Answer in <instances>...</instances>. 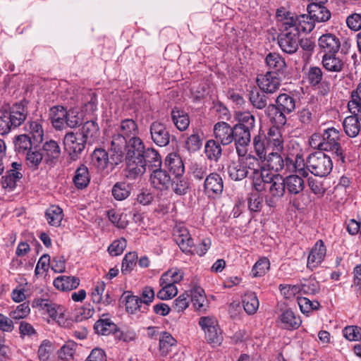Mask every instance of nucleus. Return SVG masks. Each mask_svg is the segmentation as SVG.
<instances>
[{"label": "nucleus", "instance_id": "1", "mask_svg": "<svg viewBox=\"0 0 361 361\" xmlns=\"http://www.w3.org/2000/svg\"><path fill=\"white\" fill-rule=\"evenodd\" d=\"M28 101L22 99L0 106V135H6L25 123L29 116Z\"/></svg>", "mask_w": 361, "mask_h": 361}, {"label": "nucleus", "instance_id": "2", "mask_svg": "<svg viewBox=\"0 0 361 361\" xmlns=\"http://www.w3.org/2000/svg\"><path fill=\"white\" fill-rule=\"evenodd\" d=\"M252 187L257 192H267L266 202L269 207H274L286 192L283 178L269 170L260 179L256 178Z\"/></svg>", "mask_w": 361, "mask_h": 361}, {"label": "nucleus", "instance_id": "3", "mask_svg": "<svg viewBox=\"0 0 361 361\" xmlns=\"http://www.w3.org/2000/svg\"><path fill=\"white\" fill-rule=\"evenodd\" d=\"M339 138V131L335 128H329L322 133H314L310 138V145L319 151L331 152L334 156L344 162L345 157Z\"/></svg>", "mask_w": 361, "mask_h": 361}, {"label": "nucleus", "instance_id": "4", "mask_svg": "<svg viewBox=\"0 0 361 361\" xmlns=\"http://www.w3.org/2000/svg\"><path fill=\"white\" fill-rule=\"evenodd\" d=\"M283 143L280 130L274 126L269 128L267 135L259 133L253 138L254 150L260 159H265L267 153L282 152Z\"/></svg>", "mask_w": 361, "mask_h": 361}, {"label": "nucleus", "instance_id": "5", "mask_svg": "<svg viewBox=\"0 0 361 361\" xmlns=\"http://www.w3.org/2000/svg\"><path fill=\"white\" fill-rule=\"evenodd\" d=\"M306 167L313 175L324 177L331 171L333 162L329 156L323 152L318 151L308 156L306 160Z\"/></svg>", "mask_w": 361, "mask_h": 361}, {"label": "nucleus", "instance_id": "6", "mask_svg": "<svg viewBox=\"0 0 361 361\" xmlns=\"http://www.w3.org/2000/svg\"><path fill=\"white\" fill-rule=\"evenodd\" d=\"M305 78L310 87L318 91L322 96L327 95L330 91V82L324 77V73L320 67L310 66L304 73Z\"/></svg>", "mask_w": 361, "mask_h": 361}, {"label": "nucleus", "instance_id": "7", "mask_svg": "<svg viewBox=\"0 0 361 361\" xmlns=\"http://www.w3.org/2000/svg\"><path fill=\"white\" fill-rule=\"evenodd\" d=\"M278 44L281 49L288 54L295 53L300 45V35L295 29L289 27L282 22L281 32L278 36Z\"/></svg>", "mask_w": 361, "mask_h": 361}, {"label": "nucleus", "instance_id": "8", "mask_svg": "<svg viewBox=\"0 0 361 361\" xmlns=\"http://www.w3.org/2000/svg\"><path fill=\"white\" fill-rule=\"evenodd\" d=\"M87 143L86 139L78 132H68L63 137L64 149L73 161L80 157Z\"/></svg>", "mask_w": 361, "mask_h": 361}, {"label": "nucleus", "instance_id": "9", "mask_svg": "<svg viewBox=\"0 0 361 361\" xmlns=\"http://www.w3.org/2000/svg\"><path fill=\"white\" fill-rule=\"evenodd\" d=\"M127 138L120 132L111 133L106 140L109 154H112L114 163H121L127 146Z\"/></svg>", "mask_w": 361, "mask_h": 361}, {"label": "nucleus", "instance_id": "10", "mask_svg": "<svg viewBox=\"0 0 361 361\" xmlns=\"http://www.w3.org/2000/svg\"><path fill=\"white\" fill-rule=\"evenodd\" d=\"M199 325L204 331L207 342L219 345L222 341L221 332L217 321L211 317H202L199 319Z\"/></svg>", "mask_w": 361, "mask_h": 361}, {"label": "nucleus", "instance_id": "11", "mask_svg": "<svg viewBox=\"0 0 361 361\" xmlns=\"http://www.w3.org/2000/svg\"><path fill=\"white\" fill-rule=\"evenodd\" d=\"M238 157V160L245 166V169L247 171L248 169L251 171L250 177L252 179V186L256 183V178L260 179L269 171L260 165L259 161L261 160L259 157L257 158L250 154Z\"/></svg>", "mask_w": 361, "mask_h": 361}, {"label": "nucleus", "instance_id": "12", "mask_svg": "<svg viewBox=\"0 0 361 361\" xmlns=\"http://www.w3.org/2000/svg\"><path fill=\"white\" fill-rule=\"evenodd\" d=\"M309 18V15L297 16L288 13L283 21L284 25L289 26L290 28L295 29L298 34L300 35V32L308 33L314 28V23L308 20Z\"/></svg>", "mask_w": 361, "mask_h": 361}, {"label": "nucleus", "instance_id": "13", "mask_svg": "<svg viewBox=\"0 0 361 361\" xmlns=\"http://www.w3.org/2000/svg\"><path fill=\"white\" fill-rule=\"evenodd\" d=\"M173 238L181 251L187 255H194V241L188 230L184 226H177L173 231Z\"/></svg>", "mask_w": 361, "mask_h": 361}, {"label": "nucleus", "instance_id": "14", "mask_svg": "<svg viewBox=\"0 0 361 361\" xmlns=\"http://www.w3.org/2000/svg\"><path fill=\"white\" fill-rule=\"evenodd\" d=\"M32 306L46 311L51 318L58 322L63 317V308L48 299L35 298L32 301Z\"/></svg>", "mask_w": 361, "mask_h": 361}, {"label": "nucleus", "instance_id": "15", "mask_svg": "<svg viewBox=\"0 0 361 361\" xmlns=\"http://www.w3.org/2000/svg\"><path fill=\"white\" fill-rule=\"evenodd\" d=\"M281 75L272 72H267L257 78V82L259 89L267 93L273 94L280 87Z\"/></svg>", "mask_w": 361, "mask_h": 361}, {"label": "nucleus", "instance_id": "16", "mask_svg": "<svg viewBox=\"0 0 361 361\" xmlns=\"http://www.w3.org/2000/svg\"><path fill=\"white\" fill-rule=\"evenodd\" d=\"M151 139L159 147H166L170 142V133L166 126L158 121L150 125Z\"/></svg>", "mask_w": 361, "mask_h": 361}, {"label": "nucleus", "instance_id": "17", "mask_svg": "<svg viewBox=\"0 0 361 361\" xmlns=\"http://www.w3.org/2000/svg\"><path fill=\"white\" fill-rule=\"evenodd\" d=\"M22 164L18 162L11 164V169L6 171V174L2 176V187L13 191L17 186V183L23 178Z\"/></svg>", "mask_w": 361, "mask_h": 361}, {"label": "nucleus", "instance_id": "18", "mask_svg": "<svg viewBox=\"0 0 361 361\" xmlns=\"http://www.w3.org/2000/svg\"><path fill=\"white\" fill-rule=\"evenodd\" d=\"M112 160V154H109V152L102 148L95 149L91 154L92 164L102 171L106 169L109 166L112 169L115 166L120 164L114 163Z\"/></svg>", "mask_w": 361, "mask_h": 361}, {"label": "nucleus", "instance_id": "19", "mask_svg": "<svg viewBox=\"0 0 361 361\" xmlns=\"http://www.w3.org/2000/svg\"><path fill=\"white\" fill-rule=\"evenodd\" d=\"M223 189V179L219 173H211L206 176L204 182V192L208 197L221 195Z\"/></svg>", "mask_w": 361, "mask_h": 361}, {"label": "nucleus", "instance_id": "20", "mask_svg": "<svg viewBox=\"0 0 361 361\" xmlns=\"http://www.w3.org/2000/svg\"><path fill=\"white\" fill-rule=\"evenodd\" d=\"M234 126L231 127L226 122H218L214 126V134L219 142L223 145L231 144L233 140Z\"/></svg>", "mask_w": 361, "mask_h": 361}, {"label": "nucleus", "instance_id": "21", "mask_svg": "<svg viewBox=\"0 0 361 361\" xmlns=\"http://www.w3.org/2000/svg\"><path fill=\"white\" fill-rule=\"evenodd\" d=\"M126 177L130 179H135L141 176L146 171L145 161H142V157H126Z\"/></svg>", "mask_w": 361, "mask_h": 361}, {"label": "nucleus", "instance_id": "22", "mask_svg": "<svg viewBox=\"0 0 361 361\" xmlns=\"http://www.w3.org/2000/svg\"><path fill=\"white\" fill-rule=\"evenodd\" d=\"M233 137L236 152L238 156L247 153V148L251 142V132L234 127Z\"/></svg>", "mask_w": 361, "mask_h": 361}, {"label": "nucleus", "instance_id": "23", "mask_svg": "<svg viewBox=\"0 0 361 361\" xmlns=\"http://www.w3.org/2000/svg\"><path fill=\"white\" fill-rule=\"evenodd\" d=\"M326 252V249L324 242L322 240H317L309 254L307 268L312 271L317 268L324 260Z\"/></svg>", "mask_w": 361, "mask_h": 361}, {"label": "nucleus", "instance_id": "24", "mask_svg": "<svg viewBox=\"0 0 361 361\" xmlns=\"http://www.w3.org/2000/svg\"><path fill=\"white\" fill-rule=\"evenodd\" d=\"M325 4H309L307 10L310 19L317 23L327 22L331 16Z\"/></svg>", "mask_w": 361, "mask_h": 361}, {"label": "nucleus", "instance_id": "25", "mask_svg": "<svg viewBox=\"0 0 361 361\" xmlns=\"http://www.w3.org/2000/svg\"><path fill=\"white\" fill-rule=\"evenodd\" d=\"M318 43L324 54H337L341 47L340 39L331 33L322 35L319 38Z\"/></svg>", "mask_w": 361, "mask_h": 361}, {"label": "nucleus", "instance_id": "26", "mask_svg": "<svg viewBox=\"0 0 361 361\" xmlns=\"http://www.w3.org/2000/svg\"><path fill=\"white\" fill-rule=\"evenodd\" d=\"M265 61L267 67L270 69L269 72L284 75L286 63L285 59L279 54L269 53L267 55Z\"/></svg>", "mask_w": 361, "mask_h": 361}, {"label": "nucleus", "instance_id": "27", "mask_svg": "<svg viewBox=\"0 0 361 361\" xmlns=\"http://www.w3.org/2000/svg\"><path fill=\"white\" fill-rule=\"evenodd\" d=\"M171 180L169 173L160 167L152 171L150 182L154 188L159 190L166 189L169 186Z\"/></svg>", "mask_w": 361, "mask_h": 361}, {"label": "nucleus", "instance_id": "28", "mask_svg": "<svg viewBox=\"0 0 361 361\" xmlns=\"http://www.w3.org/2000/svg\"><path fill=\"white\" fill-rule=\"evenodd\" d=\"M281 152L267 153L265 159H260L266 161L269 168L275 172L284 171L286 172L287 156L284 158L281 154Z\"/></svg>", "mask_w": 361, "mask_h": 361}, {"label": "nucleus", "instance_id": "29", "mask_svg": "<svg viewBox=\"0 0 361 361\" xmlns=\"http://www.w3.org/2000/svg\"><path fill=\"white\" fill-rule=\"evenodd\" d=\"M42 150L44 152V159L47 164H55L61 154V147L55 140H50L44 143Z\"/></svg>", "mask_w": 361, "mask_h": 361}, {"label": "nucleus", "instance_id": "30", "mask_svg": "<svg viewBox=\"0 0 361 361\" xmlns=\"http://www.w3.org/2000/svg\"><path fill=\"white\" fill-rule=\"evenodd\" d=\"M67 110L63 106H54L49 110V118L56 130L64 129Z\"/></svg>", "mask_w": 361, "mask_h": 361}, {"label": "nucleus", "instance_id": "31", "mask_svg": "<svg viewBox=\"0 0 361 361\" xmlns=\"http://www.w3.org/2000/svg\"><path fill=\"white\" fill-rule=\"evenodd\" d=\"M264 112L269 121L276 126L275 127L279 128L286 123V114L280 110L276 104H271L268 105Z\"/></svg>", "mask_w": 361, "mask_h": 361}, {"label": "nucleus", "instance_id": "32", "mask_svg": "<svg viewBox=\"0 0 361 361\" xmlns=\"http://www.w3.org/2000/svg\"><path fill=\"white\" fill-rule=\"evenodd\" d=\"M165 165L175 178L182 176L185 167L181 158L176 154H170L165 159Z\"/></svg>", "mask_w": 361, "mask_h": 361}, {"label": "nucleus", "instance_id": "33", "mask_svg": "<svg viewBox=\"0 0 361 361\" xmlns=\"http://www.w3.org/2000/svg\"><path fill=\"white\" fill-rule=\"evenodd\" d=\"M286 114L292 113L296 107V99L290 93H281L276 97L275 104Z\"/></svg>", "mask_w": 361, "mask_h": 361}, {"label": "nucleus", "instance_id": "34", "mask_svg": "<svg viewBox=\"0 0 361 361\" xmlns=\"http://www.w3.org/2000/svg\"><path fill=\"white\" fill-rule=\"evenodd\" d=\"M237 123L234 127L252 132L255 128V117L250 111H238L235 114Z\"/></svg>", "mask_w": 361, "mask_h": 361}, {"label": "nucleus", "instance_id": "35", "mask_svg": "<svg viewBox=\"0 0 361 361\" xmlns=\"http://www.w3.org/2000/svg\"><path fill=\"white\" fill-rule=\"evenodd\" d=\"M285 188L290 195H297L305 188L304 180L297 175H290L283 178Z\"/></svg>", "mask_w": 361, "mask_h": 361}, {"label": "nucleus", "instance_id": "36", "mask_svg": "<svg viewBox=\"0 0 361 361\" xmlns=\"http://www.w3.org/2000/svg\"><path fill=\"white\" fill-rule=\"evenodd\" d=\"M336 54H324L322 59L323 67L329 72L339 73L344 68L343 61L336 56Z\"/></svg>", "mask_w": 361, "mask_h": 361}, {"label": "nucleus", "instance_id": "37", "mask_svg": "<svg viewBox=\"0 0 361 361\" xmlns=\"http://www.w3.org/2000/svg\"><path fill=\"white\" fill-rule=\"evenodd\" d=\"M80 284V279L75 276H60L54 281V286L58 290L70 291L75 289Z\"/></svg>", "mask_w": 361, "mask_h": 361}, {"label": "nucleus", "instance_id": "38", "mask_svg": "<svg viewBox=\"0 0 361 361\" xmlns=\"http://www.w3.org/2000/svg\"><path fill=\"white\" fill-rule=\"evenodd\" d=\"M146 149L143 141L139 137H131L127 142L126 157H142Z\"/></svg>", "mask_w": 361, "mask_h": 361}, {"label": "nucleus", "instance_id": "39", "mask_svg": "<svg viewBox=\"0 0 361 361\" xmlns=\"http://www.w3.org/2000/svg\"><path fill=\"white\" fill-rule=\"evenodd\" d=\"M142 161H144L146 168L152 171L154 169L161 167V158L158 152L154 148L149 147L145 151L142 155Z\"/></svg>", "mask_w": 361, "mask_h": 361}, {"label": "nucleus", "instance_id": "40", "mask_svg": "<svg viewBox=\"0 0 361 361\" xmlns=\"http://www.w3.org/2000/svg\"><path fill=\"white\" fill-rule=\"evenodd\" d=\"M95 332L99 335L108 336L118 331L117 326L108 318L99 319L94 325Z\"/></svg>", "mask_w": 361, "mask_h": 361}, {"label": "nucleus", "instance_id": "41", "mask_svg": "<svg viewBox=\"0 0 361 361\" xmlns=\"http://www.w3.org/2000/svg\"><path fill=\"white\" fill-rule=\"evenodd\" d=\"M73 181L78 189L85 188L89 185L90 176L88 169L85 165L81 164L76 169Z\"/></svg>", "mask_w": 361, "mask_h": 361}, {"label": "nucleus", "instance_id": "42", "mask_svg": "<svg viewBox=\"0 0 361 361\" xmlns=\"http://www.w3.org/2000/svg\"><path fill=\"white\" fill-rule=\"evenodd\" d=\"M221 143L217 140H209L204 146V153L208 159L218 161L222 155Z\"/></svg>", "mask_w": 361, "mask_h": 361}, {"label": "nucleus", "instance_id": "43", "mask_svg": "<svg viewBox=\"0 0 361 361\" xmlns=\"http://www.w3.org/2000/svg\"><path fill=\"white\" fill-rule=\"evenodd\" d=\"M171 120L177 129L180 131L185 130L190 124L188 115L177 108L171 111Z\"/></svg>", "mask_w": 361, "mask_h": 361}, {"label": "nucleus", "instance_id": "44", "mask_svg": "<svg viewBox=\"0 0 361 361\" xmlns=\"http://www.w3.org/2000/svg\"><path fill=\"white\" fill-rule=\"evenodd\" d=\"M192 301L193 306L197 310H206V298L204 290L200 287H195L191 290L190 301Z\"/></svg>", "mask_w": 361, "mask_h": 361}, {"label": "nucleus", "instance_id": "45", "mask_svg": "<svg viewBox=\"0 0 361 361\" xmlns=\"http://www.w3.org/2000/svg\"><path fill=\"white\" fill-rule=\"evenodd\" d=\"M243 308L248 314H254L259 308V302L256 294L253 292L246 293L242 298Z\"/></svg>", "mask_w": 361, "mask_h": 361}, {"label": "nucleus", "instance_id": "46", "mask_svg": "<svg viewBox=\"0 0 361 361\" xmlns=\"http://www.w3.org/2000/svg\"><path fill=\"white\" fill-rule=\"evenodd\" d=\"M279 318L281 322L284 324V327L288 329H296L302 323L300 317H296L294 312L290 309L284 310Z\"/></svg>", "mask_w": 361, "mask_h": 361}, {"label": "nucleus", "instance_id": "47", "mask_svg": "<svg viewBox=\"0 0 361 361\" xmlns=\"http://www.w3.org/2000/svg\"><path fill=\"white\" fill-rule=\"evenodd\" d=\"M99 130L98 123L95 121L91 120L82 124L78 133L82 135L87 142H89L90 139H94L97 137Z\"/></svg>", "mask_w": 361, "mask_h": 361}, {"label": "nucleus", "instance_id": "48", "mask_svg": "<svg viewBox=\"0 0 361 361\" xmlns=\"http://www.w3.org/2000/svg\"><path fill=\"white\" fill-rule=\"evenodd\" d=\"M116 132H120L121 134L125 135L126 138H130L131 137L136 136L138 133V127L136 122L130 118H126L123 120Z\"/></svg>", "mask_w": 361, "mask_h": 361}, {"label": "nucleus", "instance_id": "49", "mask_svg": "<svg viewBox=\"0 0 361 361\" xmlns=\"http://www.w3.org/2000/svg\"><path fill=\"white\" fill-rule=\"evenodd\" d=\"M176 345V339L166 331L161 333L159 336V351L163 356L167 355L171 348Z\"/></svg>", "mask_w": 361, "mask_h": 361}, {"label": "nucleus", "instance_id": "50", "mask_svg": "<svg viewBox=\"0 0 361 361\" xmlns=\"http://www.w3.org/2000/svg\"><path fill=\"white\" fill-rule=\"evenodd\" d=\"M229 177L235 181H239L248 176V171L238 160L237 162L231 163L228 167Z\"/></svg>", "mask_w": 361, "mask_h": 361}, {"label": "nucleus", "instance_id": "51", "mask_svg": "<svg viewBox=\"0 0 361 361\" xmlns=\"http://www.w3.org/2000/svg\"><path fill=\"white\" fill-rule=\"evenodd\" d=\"M45 216L49 224L59 226L63 217V210L58 206L52 205L47 209Z\"/></svg>", "mask_w": 361, "mask_h": 361}, {"label": "nucleus", "instance_id": "52", "mask_svg": "<svg viewBox=\"0 0 361 361\" xmlns=\"http://www.w3.org/2000/svg\"><path fill=\"white\" fill-rule=\"evenodd\" d=\"M25 130L31 134V138L35 142L42 141L44 131L42 125L37 121H28L25 126Z\"/></svg>", "mask_w": 361, "mask_h": 361}, {"label": "nucleus", "instance_id": "53", "mask_svg": "<svg viewBox=\"0 0 361 361\" xmlns=\"http://www.w3.org/2000/svg\"><path fill=\"white\" fill-rule=\"evenodd\" d=\"M267 93L259 91H252L250 93L249 99L254 108L257 109H266L268 106V97Z\"/></svg>", "mask_w": 361, "mask_h": 361}, {"label": "nucleus", "instance_id": "54", "mask_svg": "<svg viewBox=\"0 0 361 361\" xmlns=\"http://www.w3.org/2000/svg\"><path fill=\"white\" fill-rule=\"evenodd\" d=\"M126 300V309L128 313L134 314L137 311H140L144 312L147 308L144 307L143 310H142V303L140 300V297L137 295H133L128 293L126 296H125Z\"/></svg>", "mask_w": 361, "mask_h": 361}, {"label": "nucleus", "instance_id": "55", "mask_svg": "<svg viewBox=\"0 0 361 361\" xmlns=\"http://www.w3.org/2000/svg\"><path fill=\"white\" fill-rule=\"evenodd\" d=\"M300 293L305 295H315L320 290V286L318 281L315 279H303L300 283Z\"/></svg>", "mask_w": 361, "mask_h": 361}, {"label": "nucleus", "instance_id": "56", "mask_svg": "<svg viewBox=\"0 0 361 361\" xmlns=\"http://www.w3.org/2000/svg\"><path fill=\"white\" fill-rule=\"evenodd\" d=\"M343 124L347 135L355 137L358 135L360 129L358 118H355V117H346Z\"/></svg>", "mask_w": 361, "mask_h": 361}, {"label": "nucleus", "instance_id": "57", "mask_svg": "<svg viewBox=\"0 0 361 361\" xmlns=\"http://www.w3.org/2000/svg\"><path fill=\"white\" fill-rule=\"evenodd\" d=\"M15 149L18 153H27L32 147V138L27 135H20L14 140Z\"/></svg>", "mask_w": 361, "mask_h": 361}, {"label": "nucleus", "instance_id": "58", "mask_svg": "<svg viewBox=\"0 0 361 361\" xmlns=\"http://www.w3.org/2000/svg\"><path fill=\"white\" fill-rule=\"evenodd\" d=\"M111 192L116 200H123L130 194V185L125 182H118L113 186Z\"/></svg>", "mask_w": 361, "mask_h": 361}, {"label": "nucleus", "instance_id": "59", "mask_svg": "<svg viewBox=\"0 0 361 361\" xmlns=\"http://www.w3.org/2000/svg\"><path fill=\"white\" fill-rule=\"evenodd\" d=\"M287 161L286 172L288 173L295 171L300 172L304 169L305 166H306V162H305L302 156L299 154L295 157L294 159L287 156Z\"/></svg>", "mask_w": 361, "mask_h": 361}, {"label": "nucleus", "instance_id": "60", "mask_svg": "<svg viewBox=\"0 0 361 361\" xmlns=\"http://www.w3.org/2000/svg\"><path fill=\"white\" fill-rule=\"evenodd\" d=\"M202 145V137L197 131H193V133L187 137L185 142V148L189 152H196L199 150Z\"/></svg>", "mask_w": 361, "mask_h": 361}, {"label": "nucleus", "instance_id": "61", "mask_svg": "<svg viewBox=\"0 0 361 361\" xmlns=\"http://www.w3.org/2000/svg\"><path fill=\"white\" fill-rule=\"evenodd\" d=\"M137 255L135 252H130L126 254L121 266V272L123 274L130 273L136 264Z\"/></svg>", "mask_w": 361, "mask_h": 361}, {"label": "nucleus", "instance_id": "62", "mask_svg": "<svg viewBox=\"0 0 361 361\" xmlns=\"http://www.w3.org/2000/svg\"><path fill=\"white\" fill-rule=\"evenodd\" d=\"M171 185L173 190L178 195H183L186 194L189 190V183L183 176L176 178V180H173Z\"/></svg>", "mask_w": 361, "mask_h": 361}, {"label": "nucleus", "instance_id": "63", "mask_svg": "<svg viewBox=\"0 0 361 361\" xmlns=\"http://www.w3.org/2000/svg\"><path fill=\"white\" fill-rule=\"evenodd\" d=\"M44 155L38 150L32 149L26 153V161L30 168L36 169L42 162Z\"/></svg>", "mask_w": 361, "mask_h": 361}, {"label": "nucleus", "instance_id": "64", "mask_svg": "<svg viewBox=\"0 0 361 361\" xmlns=\"http://www.w3.org/2000/svg\"><path fill=\"white\" fill-rule=\"evenodd\" d=\"M82 118L80 113L74 109L67 111L64 129L66 128H74L80 125Z\"/></svg>", "mask_w": 361, "mask_h": 361}]
</instances>
